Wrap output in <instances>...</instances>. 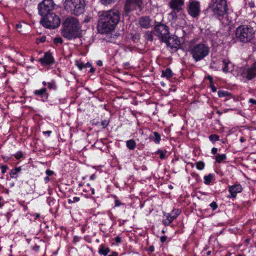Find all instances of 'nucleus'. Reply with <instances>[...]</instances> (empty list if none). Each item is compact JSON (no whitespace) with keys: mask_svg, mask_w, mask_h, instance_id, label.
Here are the masks:
<instances>
[{"mask_svg":"<svg viewBox=\"0 0 256 256\" xmlns=\"http://www.w3.org/2000/svg\"><path fill=\"white\" fill-rule=\"evenodd\" d=\"M34 96H37L42 102H46L48 98L49 94L46 88L40 90H36L33 92Z\"/></svg>","mask_w":256,"mask_h":256,"instance_id":"16","label":"nucleus"},{"mask_svg":"<svg viewBox=\"0 0 256 256\" xmlns=\"http://www.w3.org/2000/svg\"><path fill=\"white\" fill-rule=\"evenodd\" d=\"M100 2L104 5H108L114 2V0H100Z\"/></svg>","mask_w":256,"mask_h":256,"instance_id":"40","label":"nucleus"},{"mask_svg":"<svg viewBox=\"0 0 256 256\" xmlns=\"http://www.w3.org/2000/svg\"><path fill=\"white\" fill-rule=\"evenodd\" d=\"M176 12V11L174 10L170 14V16L172 18L173 22H176L178 19H180V18H178Z\"/></svg>","mask_w":256,"mask_h":256,"instance_id":"35","label":"nucleus"},{"mask_svg":"<svg viewBox=\"0 0 256 256\" xmlns=\"http://www.w3.org/2000/svg\"><path fill=\"white\" fill-rule=\"evenodd\" d=\"M53 8L52 0H43L38 5V14L41 16L47 15Z\"/></svg>","mask_w":256,"mask_h":256,"instance_id":"10","label":"nucleus"},{"mask_svg":"<svg viewBox=\"0 0 256 256\" xmlns=\"http://www.w3.org/2000/svg\"><path fill=\"white\" fill-rule=\"evenodd\" d=\"M102 125L103 126L104 128H105L108 125V122L106 121L102 122Z\"/></svg>","mask_w":256,"mask_h":256,"instance_id":"54","label":"nucleus"},{"mask_svg":"<svg viewBox=\"0 0 256 256\" xmlns=\"http://www.w3.org/2000/svg\"><path fill=\"white\" fill-rule=\"evenodd\" d=\"M91 190H92V194H94L95 192H94V188H91Z\"/></svg>","mask_w":256,"mask_h":256,"instance_id":"63","label":"nucleus"},{"mask_svg":"<svg viewBox=\"0 0 256 256\" xmlns=\"http://www.w3.org/2000/svg\"><path fill=\"white\" fill-rule=\"evenodd\" d=\"M249 102L250 103V104H254L256 105V100H254V99H252V98H250L248 100Z\"/></svg>","mask_w":256,"mask_h":256,"instance_id":"49","label":"nucleus"},{"mask_svg":"<svg viewBox=\"0 0 256 256\" xmlns=\"http://www.w3.org/2000/svg\"><path fill=\"white\" fill-rule=\"evenodd\" d=\"M243 188L240 184H235L232 186H228V190L230 193L227 197L230 198H236L238 194L242 192Z\"/></svg>","mask_w":256,"mask_h":256,"instance_id":"14","label":"nucleus"},{"mask_svg":"<svg viewBox=\"0 0 256 256\" xmlns=\"http://www.w3.org/2000/svg\"><path fill=\"white\" fill-rule=\"evenodd\" d=\"M95 178H96V176H95V174H92V175L90 176V180H94Z\"/></svg>","mask_w":256,"mask_h":256,"instance_id":"58","label":"nucleus"},{"mask_svg":"<svg viewBox=\"0 0 256 256\" xmlns=\"http://www.w3.org/2000/svg\"><path fill=\"white\" fill-rule=\"evenodd\" d=\"M46 174L47 175V176H50L53 174H54V171L50 170H47L46 171Z\"/></svg>","mask_w":256,"mask_h":256,"instance_id":"43","label":"nucleus"},{"mask_svg":"<svg viewBox=\"0 0 256 256\" xmlns=\"http://www.w3.org/2000/svg\"><path fill=\"white\" fill-rule=\"evenodd\" d=\"M241 142H243L245 141V139L243 137H241L240 140Z\"/></svg>","mask_w":256,"mask_h":256,"instance_id":"59","label":"nucleus"},{"mask_svg":"<svg viewBox=\"0 0 256 256\" xmlns=\"http://www.w3.org/2000/svg\"><path fill=\"white\" fill-rule=\"evenodd\" d=\"M205 166L204 163L202 161H199L196 163V168L198 170H202Z\"/></svg>","mask_w":256,"mask_h":256,"instance_id":"33","label":"nucleus"},{"mask_svg":"<svg viewBox=\"0 0 256 256\" xmlns=\"http://www.w3.org/2000/svg\"><path fill=\"white\" fill-rule=\"evenodd\" d=\"M256 28L252 23L250 24H243L238 26L236 30V38L241 42H247L254 37Z\"/></svg>","mask_w":256,"mask_h":256,"instance_id":"3","label":"nucleus"},{"mask_svg":"<svg viewBox=\"0 0 256 256\" xmlns=\"http://www.w3.org/2000/svg\"><path fill=\"white\" fill-rule=\"evenodd\" d=\"M180 211L178 209L174 210L170 214L176 219L180 214Z\"/></svg>","mask_w":256,"mask_h":256,"instance_id":"34","label":"nucleus"},{"mask_svg":"<svg viewBox=\"0 0 256 256\" xmlns=\"http://www.w3.org/2000/svg\"><path fill=\"white\" fill-rule=\"evenodd\" d=\"M173 74L170 68H167L165 70L162 71V76L170 78L172 76Z\"/></svg>","mask_w":256,"mask_h":256,"instance_id":"25","label":"nucleus"},{"mask_svg":"<svg viewBox=\"0 0 256 256\" xmlns=\"http://www.w3.org/2000/svg\"><path fill=\"white\" fill-rule=\"evenodd\" d=\"M80 28L78 20L74 17H68L63 23L61 34L64 38L72 40L80 36Z\"/></svg>","mask_w":256,"mask_h":256,"instance_id":"2","label":"nucleus"},{"mask_svg":"<svg viewBox=\"0 0 256 256\" xmlns=\"http://www.w3.org/2000/svg\"><path fill=\"white\" fill-rule=\"evenodd\" d=\"M96 64L99 66H102V62L100 60H98L96 62Z\"/></svg>","mask_w":256,"mask_h":256,"instance_id":"52","label":"nucleus"},{"mask_svg":"<svg viewBox=\"0 0 256 256\" xmlns=\"http://www.w3.org/2000/svg\"><path fill=\"white\" fill-rule=\"evenodd\" d=\"M208 80L212 82V78L211 76H208Z\"/></svg>","mask_w":256,"mask_h":256,"instance_id":"64","label":"nucleus"},{"mask_svg":"<svg viewBox=\"0 0 256 256\" xmlns=\"http://www.w3.org/2000/svg\"><path fill=\"white\" fill-rule=\"evenodd\" d=\"M126 145L128 149L133 150L136 147V142L133 139H131L126 141Z\"/></svg>","mask_w":256,"mask_h":256,"instance_id":"24","label":"nucleus"},{"mask_svg":"<svg viewBox=\"0 0 256 256\" xmlns=\"http://www.w3.org/2000/svg\"><path fill=\"white\" fill-rule=\"evenodd\" d=\"M115 241L117 243H120L121 242V238L120 236H116L115 238Z\"/></svg>","mask_w":256,"mask_h":256,"instance_id":"48","label":"nucleus"},{"mask_svg":"<svg viewBox=\"0 0 256 256\" xmlns=\"http://www.w3.org/2000/svg\"><path fill=\"white\" fill-rule=\"evenodd\" d=\"M166 150H158L156 152V154L159 155V157L161 160H163L166 158Z\"/></svg>","mask_w":256,"mask_h":256,"instance_id":"29","label":"nucleus"},{"mask_svg":"<svg viewBox=\"0 0 256 256\" xmlns=\"http://www.w3.org/2000/svg\"><path fill=\"white\" fill-rule=\"evenodd\" d=\"M114 198V206L118 207L122 205V204L120 202V200L118 199V197L116 196H113Z\"/></svg>","mask_w":256,"mask_h":256,"instance_id":"36","label":"nucleus"},{"mask_svg":"<svg viewBox=\"0 0 256 256\" xmlns=\"http://www.w3.org/2000/svg\"><path fill=\"white\" fill-rule=\"evenodd\" d=\"M120 12L116 9L104 11L99 16L98 30L100 33L108 34L114 30L120 20Z\"/></svg>","mask_w":256,"mask_h":256,"instance_id":"1","label":"nucleus"},{"mask_svg":"<svg viewBox=\"0 0 256 256\" xmlns=\"http://www.w3.org/2000/svg\"><path fill=\"white\" fill-rule=\"evenodd\" d=\"M46 36H43L42 37H41L40 39V41L41 42H44L46 41Z\"/></svg>","mask_w":256,"mask_h":256,"instance_id":"51","label":"nucleus"},{"mask_svg":"<svg viewBox=\"0 0 256 256\" xmlns=\"http://www.w3.org/2000/svg\"><path fill=\"white\" fill-rule=\"evenodd\" d=\"M148 250L152 252L154 250V247L153 246H151L148 248Z\"/></svg>","mask_w":256,"mask_h":256,"instance_id":"50","label":"nucleus"},{"mask_svg":"<svg viewBox=\"0 0 256 256\" xmlns=\"http://www.w3.org/2000/svg\"><path fill=\"white\" fill-rule=\"evenodd\" d=\"M188 12L192 18L198 17L200 12V2L196 0H190L188 4Z\"/></svg>","mask_w":256,"mask_h":256,"instance_id":"9","label":"nucleus"},{"mask_svg":"<svg viewBox=\"0 0 256 256\" xmlns=\"http://www.w3.org/2000/svg\"><path fill=\"white\" fill-rule=\"evenodd\" d=\"M118 253L117 252H113L111 254L108 255V256H118Z\"/></svg>","mask_w":256,"mask_h":256,"instance_id":"56","label":"nucleus"},{"mask_svg":"<svg viewBox=\"0 0 256 256\" xmlns=\"http://www.w3.org/2000/svg\"><path fill=\"white\" fill-rule=\"evenodd\" d=\"M204 183L206 185H210L211 182L214 180V174H210L204 177Z\"/></svg>","mask_w":256,"mask_h":256,"instance_id":"22","label":"nucleus"},{"mask_svg":"<svg viewBox=\"0 0 256 256\" xmlns=\"http://www.w3.org/2000/svg\"><path fill=\"white\" fill-rule=\"evenodd\" d=\"M142 0H126L124 6L125 14H128L130 12L138 10L140 11L142 9Z\"/></svg>","mask_w":256,"mask_h":256,"instance_id":"8","label":"nucleus"},{"mask_svg":"<svg viewBox=\"0 0 256 256\" xmlns=\"http://www.w3.org/2000/svg\"><path fill=\"white\" fill-rule=\"evenodd\" d=\"M169 5L174 11L179 12L184 5V1L182 0H171Z\"/></svg>","mask_w":256,"mask_h":256,"instance_id":"17","label":"nucleus"},{"mask_svg":"<svg viewBox=\"0 0 256 256\" xmlns=\"http://www.w3.org/2000/svg\"><path fill=\"white\" fill-rule=\"evenodd\" d=\"M163 42H165L166 46L172 51H176L179 48L180 43L179 38L176 36H167V38L164 39Z\"/></svg>","mask_w":256,"mask_h":256,"instance_id":"13","label":"nucleus"},{"mask_svg":"<svg viewBox=\"0 0 256 256\" xmlns=\"http://www.w3.org/2000/svg\"><path fill=\"white\" fill-rule=\"evenodd\" d=\"M62 4L64 10L70 14L80 16L84 12V0H62Z\"/></svg>","mask_w":256,"mask_h":256,"instance_id":"4","label":"nucleus"},{"mask_svg":"<svg viewBox=\"0 0 256 256\" xmlns=\"http://www.w3.org/2000/svg\"><path fill=\"white\" fill-rule=\"evenodd\" d=\"M95 71V69L93 68H91L90 70V72H94Z\"/></svg>","mask_w":256,"mask_h":256,"instance_id":"61","label":"nucleus"},{"mask_svg":"<svg viewBox=\"0 0 256 256\" xmlns=\"http://www.w3.org/2000/svg\"><path fill=\"white\" fill-rule=\"evenodd\" d=\"M52 131L51 130H48V131H44V132H43V134H47L48 135V136H50V134H52Z\"/></svg>","mask_w":256,"mask_h":256,"instance_id":"53","label":"nucleus"},{"mask_svg":"<svg viewBox=\"0 0 256 256\" xmlns=\"http://www.w3.org/2000/svg\"><path fill=\"white\" fill-rule=\"evenodd\" d=\"M85 67H90L91 66V64L89 62H87L86 65H84Z\"/></svg>","mask_w":256,"mask_h":256,"instance_id":"60","label":"nucleus"},{"mask_svg":"<svg viewBox=\"0 0 256 256\" xmlns=\"http://www.w3.org/2000/svg\"><path fill=\"white\" fill-rule=\"evenodd\" d=\"M21 170V167L16 168L10 170V178H17L18 176V174L20 172Z\"/></svg>","mask_w":256,"mask_h":256,"instance_id":"21","label":"nucleus"},{"mask_svg":"<svg viewBox=\"0 0 256 256\" xmlns=\"http://www.w3.org/2000/svg\"><path fill=\"white\" fill-rule=\"evenodd\" d=\"M210 206L211 207L213 210H216L218 208V205L215 202H212L210 204Z\"/></svg>","mask_w":256,"mask_h":256,"instance_id":"41","label":"nucleus"},{"mask_svg":"<svg viewBox=\"0 0 256 256\" xmlns=\"http://www.w3.org/2000/svg\"><path fill=\"white\" fill-rule=\"evenodd\" d=\"M208 10L217 18L222 17L228 11L226 0H210L208 6Z\"/></svg>","mask_w":256,"mask_h":256,"instance_id":"5","label":"nucleus"},{"mask_svg":"<svg viewBox=\"0 0 256 256\" xmlns=\"http://www.w3.org/2000/svg\"><path fill=\"white\" fill-rule=\"evenodd\" d=\"M38 62L42 65H50L54 63V59L52 54L49 52H45L43 58L38 60Z\"/></svg>","mask_w":256,"mask_h":256,"instance_id":"15","label":"nucleus"},{"mask_svg":"<svg viewBox=\"0 0 256 256\" xmlns=\"http://www.w3.org/2000/svg\"><path fill=\"white\" fill-rule=\"evenodd\" d=\"M0 168L2 170V174H4L6 172L7 170L8 169V166L6 165H2Z\"/></svg>","mask_w":256,"mask_h":256,"instance_id":"42","label":"nucleus"},{"mask_svg":"<svg viewBox=\"0 0 256 256\" xmlns=\"http://www.w3.org/2000/svg\"><path fill=\"white\" fill-rule=\"evenodd\" d=\"M41 24L45 28L50 29H54L58 28L60 24V18L55 14L48 13L40 20Z\"/></svg>","mask_w":256,"mask_h":256,"instance_id":"7","label":"nucleus"},{"mask_svg":"<svg viewBox=\"0 0 256 256\" xmlns=\"http://www.w3.org/2000/svg\"><path fill=\"white\" fill-rule=\"evenodd\" d=\"M79 239H80V238H78V237L75 236V237L74 238V242H78V241H79Z\"/></svg>","mask_w":256,"mask_h":256,"instance_id":"57","label":"nucleus"},{"mask_svg":"<svg viewBox=\"0 0 256 256\" xmlns=\"http://www.w3.org/2000/svg\"><path fill=\"white\" fill-rule=\"evenodd\" d=\"M16 158L18 160L23 156V154L21 151L17 152L14 155Z\"/></svg>","mask_w":256,"mask_h":256,"instance_id":"39","label":"nucleus"},{"mask_svg":"<svg viewBox=\"0 0 256 256\" xmlns=\"http://www.w3.org/2000/svg\"><path fill=\"white\" fill-rule=\"evenodd\" d=\"M164 216L166 217V219L164 220L162 222L164 226H168L174 220L172 214L170 213H164Z\"/></svg>","mask_w":256,"mask_h":256,"instance_id":"19","label":"nucleus"},{"mask_svg":"<svg viewBox=\"0 0 256 256\" xmlns=\"http://www.w3.org/2000/svg\"><path fill=\"white\" fill-rule=\"evenodd\" d=\"M76 66L80 70H82L84 67H85L84 65L82 63H78Z\"/></svg>","mask_w":256,"mask_h":256,"instance_id":"44","label":"nucleus"},{"mask_svg":"<svg viewBox=\"0 0 256 256\" xmlns=\"http://www.w3.org/2000/svg\"><path fill=\"white\" fill-rule=\"evenodd\" d=\"M166 239H167V237L165 236H164L160 238V241L162 242H164L166 241Z\"/></svg>","mask_w":256,"mask_h":256,"instance_id":"46","label":"nucleus"},{"mask_svg":"<svg viewBox=\"0 0 256 256\" xmlns=\"http://www.w3.org/2000/svg\"><path fill=\"white\" fill-rule=\"evenodd\" d=\"M42 84L44 86H46L48 85V82H46L45 81H43L42 82Z\"/></svg>","mask_w":256,"mask_h":256,"instance_id":"62","label":"nucleus"},{"mask_svg":"<svg viewBox=\"0 0 256 256\" xmlns=\"http://www.w3.org/2000/svg\"><path fill=\"white\" fill-rule=\"evenodd\" d=\"M80 200V198L79 197H73L72 198L68 200V203L70 204L76 202H78Z\"/></svg>","mask_w":256,"mask_h":256,"instance_id":"38","label":"nucleus"},{"mask_svg":"<svg viewBox=\"0 0 256 256\" xmlns=\"http://www.w3.org/2000/svg\"><path fill=\"white\" fill-rule=\"evenodd\" d=\"M210 52V48L206 44L200 43L193 46L190 52L195 62L203 60L208 56Z\"/></svg>","mask_w":256,"mask_h":256,"instance_id":"6","label":"nucleus"},{"mask_svg":"<svg viewBox=\"0 0 256 256\" xmlns=\"http://www.w3.org/2000/svg\"><path fill=\"white\" fill-rule=\"evenodd\" d=\"M145 39L148 41H152L153 40V36L152 33V32L147 31L144 34Z\"/></svg>","mask_w":256,"mask_h":256,"instance_id":"28","label":"nucleus"},{"mask_svg":"<svg viewBox=\"0 0 256 256\" xmlns=\"http://www.w3.org/2000/svg\"><path fill=\"white\" fill-rule=\"evenodd\" d=\"M217 152H218V149L216 148H213L212 149V154H216Z\"/></svg>","mask_w":256,"mask_h":256,"instance_id":"47","label":"nucleus"},{"mask_svg":"<svg viewBox=\"0 0 256 256\" xmlns=\"http://www.w3.org/2000/svg\"><path fill=\"white\" fill-rule=\"evenodd\" d=\"M139 24L144 28H148L151 26V20L148 16H142L140 18Z\"/></svg>","mask_w":256,"mask_h":256,"instance_id":"18","label":"nucleus"},{"mask_svg":"<svg viewBox=\"0 0 256 256\" xmlns=\"http://www.w3.org/2000/svg\"><path fill=\"white\" fill-rule=\"evenodd\" d=\"M242 80L246 82L252 80L256 76V62L254 63L250 68H244L240 74Z\"/></svg>","mask_w":256,"mask_h":256,"instance_id":"11","label":"nucleus"},{"mask_svg":"<svg viewBox=\"0 0 256 256\" xmlns=\"http://www.w3.org/2000/svg\"><path fill=\"white\" fill-rule=\"evenodd\" d=\"M48 88L50 90H56L57 89V86L56 84V82L54 80H52L50 82H48Z\"/></svg>","mask_w":256,"mask_h":256,"instance_id":"30","label":"nucleus"},{"mask_svg":"<svg viewBox=\"0 0 256 256\" xmlns=\"http://www.w3.org/2000/svg\"><path fill=\"white\" fill-rule=\"evenodd\" d=\"M149 138L156 144H160L161 140L160 135L156 132H154L152 134L150 135Z\"/></svg>","mask_w":256,"mask_h":256,"instance_id":"20","label":"nucleus"},{"mask_svg":"<svg viewBox=\"0 0 256 256\" xmlns=\"http://www.w3.org/2000/svg\"><path fill=\"white\" fill-rule=\"evenodd\" d=\"M210 86L213 92H216V88L213 84L211 83Z\"/></svg>","mask_w":256,"mask_h":256,"instance_id":"45","label":"nucleus"},{"mask_svg":"<svg viewBox=\"0 0 256 256\" xmlns=\"http://www.w3.org/2000/svg\"><path fill=\"white\" fill-rule=\"evenodd\" d=\"M226 158V154H218L216 157V162L218 163H220L224 160H225Z\"/></svg>","mask_w":256,"mask_h":256,"instance_id":"27","label":"nucleus"},{"mask_svg":"<svg viewBox=\"0 0 256 256\" xmlns=\"http://www.w3.org/2000/svg\"><path fill=\"white\" fill-rule=\"evenodd\" d=\"M218 94L220 98L228 96L230 94L228 92L225 90H219Z\"/></svg>","mask_w":256,"mask_h":256,"instance_id":"31","label":"nucleus"},{"mask_svg":"<svg viewBox=\"0 0 256 256\" xmlns=\"http://www.w3.org/2000/svg\"><path fill=\"white\" fill-rule=\"evenodd\" d=\"M63 42L62 39L60 37L56 38L54 39V42L55 44L58 45L61 44Z\"/></svg>","mask_w":256,"mask_h":256,"instance_id":"37","label":"nucleus"},{"mask_svg":"<svg viewBox=\"0 0 256 256\" xmlns=\"http://www.w3.org/2000/svg\"><path fill=\"white\" fill-rule=\"evenodd\" d=\"M209 140L214 143L219 140V136L217 134H211L209 136Z\"/></svg>","mask_w":256,"mask_h":256,"instance_id":"32","label":"nucleus"},{"mask_svg":"<svg viewBox=\"0 0 256 256\" xmlns=\"http://www.w3.org/2000/svg\"><path fill=\"white\" fill-rule=\"evenodd\" d=\"M110 249L108 248L105 247L104 244H100L98 249L100 254L106 256L110 252Z\"/></svg>","mask_w":256,"mask_h":256,"instance_id":"23","label":"nucleus"},{"mask_svg":"<svg viewBox=\"0 0 256 256\" xmlns=\"http://www.w3.org/2000/svg\"><path fill=\"white\" fill-rule=\"evenodd\" d=\"M222 64L224 66L222 68V71L224 72H227L229 71L228 65L230 64V62L228 60L224 59L222 60Z\"/></svg>","mask_w":256,"mask_h":256,"instance_id":"26","label":"nucleus"},{"mask_svg":"<svg viewBox=\"0 0 256 256\" xmlns=\"http://www.w3.org/2000/svg\"><path fill=\"white\" fill-rule=\"evenodd\" d=\"M154 34L163 41L169 34L168 28L164 24H158L154 27Z\"/></svg>","mask_w":256,"mask_h":256,"instance_id":"12","label":"nucleus"},{"mask_svg":"<svg viewBox=\"0 0 256 256\" xmlns=\"http://www.w3.org/2000/svg\"><path fill=\"white\" fill-rule=\"evenodd\" d=\"M50 180V179L49 178V176H46V177L44 178V182L46 183L48 182Z\"/></svg>","mask_w":256,"mask_h":256,"instance_id":"55","label":"nucleus"}]
</instances>
